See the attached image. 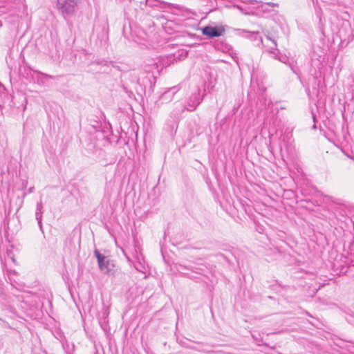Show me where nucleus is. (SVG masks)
Masks as SVG:
<instances>
[{"instance_id": "1", "label": "nucleus", "mask_w": 354, "mask_h": 354, "mask_svg": "<svg viewBox=\"0 0 354 354\" xmlns=\"http://www.w3.org/2000/svg\"><path fill=\"white\" fill-rule=\"evenodd\" d=\"M83 0H56V9L64 17L73 15Z\"/></svg>"}, {"instance_id": "2", "label": "nucleus", "mask_w": 354, "mask_h": 354, "mask_svg": "<svg viewBox=\"0 0 354 354\" xmlns=\"http://www.w3.org/2000/svg\"><path fill=\"white\" fill-rule=\"evenodd\" d=\"M94 255L97 258L100 270L104 273L110 274L112 271V268L114 267L113 263L97 250H94Z\"/></svg>"}, {"instance_id": "3", "label": "nucleus", "mask_w": 354, "mask_h": 354, "mask_svg": "<svg viewBox=\"0 0 354 354\" xmlns=\"http://www.w3.org/2000/svg\"><path fill=\"white\" fill-rule=\"evenodd\" d=\"M202 34L209 38L218 37L225 32L223 26H206L201 28Z\"/></svg>"}, {"instance_id": "4", "label": "nucleus", "mask_w": 354, "mask_h": 354, "mask_svg": "<svg viewBox=\"0 0 354 354\" xmlns=\"http://www.w3.org/2000/svg\"><path fill=\"white\" fill-rule=\"evenodd\" d=\"M203 98L201 97L200 91L193 93L189 97L187 109L189 111H193L201 104Z\"/></svg>"}, {"instance_id": "5", "label": "nucleus", "mask_w": 354, "mask_h": 354, "mask_svg": "<svg viewBox=\"0 0 354 354\" xmlns=\"http://www.w3.org/2000/svg\"><path fill=\"white\" fill-rule=\"evenodd\" d=\"M174 88V87L169 88L161 94V95L159 97V100L162 101V104L167 103L172 100L176 93V91H172Z\"/></svg>"}, {"instance_id": "6", "label": "nucleus", "mask_w": 354, "mask_h": 354, "mask_svg": "<svg viewBox=\"0 0 354 354\" xmlns=\"http://www.w3.org/2000/svg\"><path fill=\"white\" fill-rule=\"evenodd\" d=\"M259 6H258V8H260L263 12H270V10L266 8L267 6L270 7H279V4L272 2H263L261 1H259Z\"/></svg>"}, {"instance_id": "7", "label": "nucleus", "mask_w": 354, "mask_h": 354, "mask_svg": "<svg viewBox=\"0 0 354 354\" xmlns=\"http://www.w3.org/2000/svg\"><path fill=\"white\" fill-rule=\"evenodd\" d=\"M42 215H43V204H42V202L40 201L37 203L36 212H35L36 220H42Z\"/></svg>"}, {"instance_id": "8", "label": "nucleus", "mask_w": 354, "mask_h": 354, "mask_svg": "<svg viewBox=\"0 0 354 354\" xmlns=\"http://www.w3.org/2000/svg\"><path fill=\"white\" fill-rule=\"evenodd\" d=\"M243 32L246 33L248 35L246 37H248L254 40H259L260 42H262V37L259 35V32H246L244 30H241Z\"/></svg>"}, {"instance_id": "9", "label": "nucleus", "mask_w": 354, "mask_h": 354, "mask_svg": "<svg viewBox=\"0 0 354 354\" xmlns=\"http://www.w3.org/2000/svg\"><path fill=\"white\" fill-rule=\"evenodd\" d=\"M156 10L158 8L166 9V8H170L171 6V4L161 1L160 0H156Z\"/></svg>"}, {"instance_id": "10", "label": "nucleus", "mask_w": 354, "mask_h": 354, "mask_svg": "<svg viewBox=\"0 0 354 354\" xmlns=\"http://www.w3.org/2000/svg\"><path fill=\"white\" fill-rule=\"evenodd\" d=\"M274 58L277 59L279 61H280L281 62L284 63V64H287V62L289 59L286 55H275Z\"/></svg>"}, {"instance_id": "11", "label": "nucleus", "mask_w": 354, "mask_h": 354, "mask_svg": "<svg viewBox=\"0 0 354 354\" xmlns=\"http://www.w3.org/2000/svg\"><path fill=\"white\" fill-rule=\"evenodd\" d=\"M37 73L40 74L44 78H50V79H53V80L55 79V76H53V75H48V74H46V73H41V72H39V71H37Z\"/></svg>"}, {"instance_id": "12", "label": "nucleus", "mask_w": 354, "mask_h": 354, "mask_svg": "<svg viewBox=\"0 0 354 354\" xmlns=\"http://www.w3.org/2000/svg\"><path fill=\"white\" fill-rule=\"evenodd\" d=\"M313 80L314 81V84H315L313 86V89L317 90V87L319 86V81L317 80V78L316 77H313Z\"/></svg>"}, {"instance_id": "13", "label": "nucleus", "mask_w": 354, "mask_h": 354, "mask_svg": "<svg viewBox=\"0 0 354 354\" xmlns=\"http://www.w3.org/2000/svg\"><path fill=\"white\" fill-rule=\"evenodd\" d=\"M107 63L108 62L106 61H100V60H96L93 62V64H97V65L103 64L104 66H107Z\"/></svg>"}, {"instance_id": "14", "label": "nucleus", "mask_w": 354, "mask_h": 354, "mask_svg": "<svg viewBox=\"0 0 354 354\" xmlns=\"http://www.w3.org/2000/svg\"><path fill=\"white\" fill-rule=\"evenodd\" d=\"M156 19L160 21L161 25H163V21L165 19L164 16L162 15H156Z\"/></svg>"}, {"instance_id": "15", "label": "nucleus", "mask_w": 354, "mask_h": 354, "mask_svg": "<svg viewBox=\"0 0 354 354\" xmlns=\"http://www.w3.org/2000/svg\"><path fill=\"white\" fill-rule=\"evenodd\" d=\"M241 2L243 3H258L259 1L257 0H241Z\"/></svg>"}, {"instance_id": "16", "label": "nucleus", "mask_w": 354, "mask_h": 354, "mask_svg": "<svg viewBox=\"0 0 354 354\" xmlns=\"http://www.w3.org/2000/svg\"><path fill=\"white\" fill-rule=\"evenodd\" d=\"M37 222H38V225H39V227L40 230H41L42 232H44L41 220H37Z\"/></svg>"}, {"instance_id": "17", "label": "nucleus", "mask_w": 354, "mask_h": 354, "mask_svg": "<svg viewBox=\"0 0 354 354\" xmlns=\"http://www.w3.org/2000/svg\"><path fill=\"white\" fill-rule=\"evenodd\" d=\"M267 39L272 41V42L273 43L274 47L276 48L277 47V42L274 39H272L270 37H269L268 36H267Z\"/></svg>"}, {"instance_id": "18", "label": "nucleus", "mask_w": 354, "mask_h": 354, "mask_svg": "<svg viewBox=\"0 0 354 354\" xmlns=\"http://www.w3.org/2000/svg\"><path fill=\"white\" fill-rule=\"evenodd\" d=\"M6 310L9 311V312H11V313H13V311H14L13 308H12L11 306L6 307Z\"/></svg>"}, {"instance_id": "19", "label": "nucleus", "mask_w": 354, "mask_h": 354, "mask_svg": "<svg viewBox=\"0 0 354 354\" xmlns=\"http://www.w3.org/2000/svg\"><path fill=\"white\" fill-rule=\"evenodd\" d=\"M234 7L236 8V9L239 10L241 12L243 11L242 7L239 5H234Z\"/></svg>"}, {"instance_id": "20", "label": "nucleus", "mask_w": 354, "mask_h": 354, "mask_svg": "<svg viewBox=\"0 0 354 354\" xmlns=\"http://www.w3.org/2000/svg\"><path fill=\"white\" fill-rule=\"evenodd\" d=\"M151 2H153V0H146V3L149 4L150 6H151L150 3Z\"/></svg>"}, {"instance_id": "21", "label": "nucleus", "mask_w": 354, "mask_h": 354, "mask_svg": "<svg viewBox=\"0 0 354 354\" xmlns=\"http://www.w3.org/2000/svg\"><path fill=\"white\" fill-rule=\"evenodd\" d=\"M175 8H177V9H181L182 8V7H180V6H175Z\"/></svg>"}, {"instance_id": "22", "label": "nucleus", "mask_w": 354, "mask_h": 354, "mask_svg": "<svg viewBox=\"0 0 354 354\" xmlns=\"http://www.w3.org/2000/svg\"><path fill=\"white\" fill-rule=\"evenodd\" d=\"M0 320L2 321L3 323H6V324H8L7 322H6L4 320H3L1 317H0Z\"/></svg>"}, {"instance_id": "23", "label": "nucleus", "mask_w": 354, "mask_h": 354, "mask_svg": "<svg viewBox=\"0 0 354 354\" xmlns=\"http://www.w3.org/2000/svg\"><path fill=\"white\" fill-rule=\"evenodd\" d=\"M313 120L315 121V115L314 113H313Z\"/></svg>"}, {"instance_id": "24", "label": "nucleus", "mask_w": 354, "mask_h": 354, "mask_svg": "<svg viewBox=\"0 0 354 354\" xmlns=\"http://www.w3.org/2000/svg\"><path fill=\"white\" fill-rule=\"evenodd\" d=\"M159 66L158 64V63H156V68H158Z\"/></svg>"}, {"instance_id": "25", "label": "nucleus", "mask_w": 354, "mask_h": 354, "mask_svg": "<svg viewBox=\"0 0 354 354\" xmlns=\"http://www.w3.org/2000/svg\"><path fill=\"white\" fill-rule=\"evenodd\" d=\"M313 129H316V125L314 124L313 127Z\"/></svg>"}]
</instances>
